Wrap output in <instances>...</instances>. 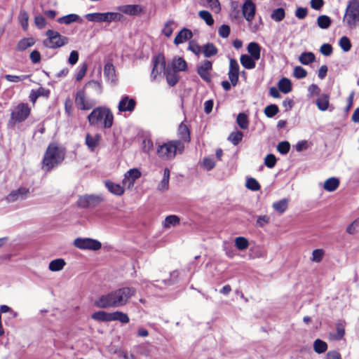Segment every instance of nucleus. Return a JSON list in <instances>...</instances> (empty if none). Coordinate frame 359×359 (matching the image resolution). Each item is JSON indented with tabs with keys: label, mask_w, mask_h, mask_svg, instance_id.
Returning a JSON list of instances; mask_svg holds the SVG:
<instances>
[{
	"label": "nucleus",
	"mask_w": 359,
	"mask_h": 359,
	"mask_svg": "<svg viewBox=\"0 0 359 359\" xmlns=\"http://www.w3.org/2000/svg\"><path fill=\"white\" fill-rule=\"evenodd\" d=\"M135 294V287H123L100 296L94 305L100 309L120 308L126 305Z\"/></svg>",
	"instance_id": "f257e3e1"
},
{
	"label": "nucleus",
	"mask_w": 359,
	"mask_h": 359,
	"mask_svg": "<svg viewBox=\"0 0 359 359\" xmlns=\"http://www.w3.org/2000/svg\"><path fill=\"white\" fill-rule=\"evenodd\" d=\"M65 151L62 147L50 144L44 154L42 168L45 171H50L61 163L65 158Z\"/></svg>",
	"instance_id": "f03ea898"
},
{
	"label": "nucleus",
	"mask_w": 359,
	"mask_h": 359,
	"mask_svg": "<svg viewBox=\"0 0 359 359\" xmlns=\"http://www.w3.org/2000/svg\"><path fill=\"white\" fill-rule=\"evenodd\" d=\"M88 120L92 126L102 123L104 128H110L113 125L114 116L109 108L98 107L88 116Z\"/></svg>",
	"instance_id": "7ed1b4c3"
},
{
	"label": "nucleus",
	"mask_w": 359,
	"mask_h": 359,
	"mask_svg": "<svg viewBox=\"0 0 359 359\" xmlns=\"http://www.w3.org/2000/svg\"><path fill=\"white\" fill-rule=\"evenodd\" d=\"M184 149V144L181 140H171L159 144L156 154L159 158L164 160H171L177 154H182Z\"/></svg>",
	"instance_id": "20e7f679"
},
{
	"label": "nucleus",
	"mask_w": 359,
	"mask_h": 359,
	"mask_svg": "<svg viewBox=\"0 0 359 359\" xmlns=\"http://www.w3.org/2000/svg\"><path fill=\"white\" fill-rule=\"evenodd\" d=\"M105 201L102 194H86L79 196L76 205L81 209L92 210L99 208Z\"/></svg>",
	"instance_id": "39448f33"
},
{
	"label": "nucleus",
	"mask_w": 359,
	"mask_h": 359,
	"mask_svg": "<svg viewBox=\"0 0 359 359\" xmlns=\"http://www.w3.org/2000/svg\"><path fill=\"white\" fill-rule=\"evenodd\" d=\"M344 22L349 28L359 25V0H351L346 7Z\"/></svg>",
	"instance_id": "423d86ee"
},
{
	"label": "nucleus",
	"mask_w": 359,
	"mask_h": 359,
	"mask_svg": "<svg viewBox=\"0 0 359 359\" xmlns=\"http://www.w3.org/2000/svg\"><path fill=\"white\" fill-rule=\"evenodd\" d=\"M46 35L47 38L43 41V45L48 48H58L67 44L69 42L67 37L52 29L47 30Z\"/></svg>",
	"instance_id": "0eeeda50"
},
{
	"label": "nucleus",
	"mask_w": 359,
	"mask_h": 359,
	"mask_svg": "<svg viewBox=\"0 0 359 359\" xmlns=\"http://www.w3.org/2000/svg\"><path fill=\"white\" fill-rule=\"evenodd\" d=\"M31 109L27 103H20L15 106L11 113L9 123L15 125L26 120L29 116Z\"/></svg>",
	"instance_id": "6e6552de"
},
{
	"label": "nucleus",
	"mask_w": 359,
	"mask_h": 359,
	"mask_svg": "<svg viewBox=\"0 0 359 359\" xmlns=\"http://www.w3.org/2000/svg\"><path fill=\"white\" fill-rule=\"evenodd\" d=\"M74 245L81 250H97L102 247L100 241L90 238H77L74 241Z\"/></svg>",
	"instance_id": "1a4fd4ad"
},
{
	"label": "nucleus",
	"mask_w": 359,
	"mask_h": 359,
	"mask_svg": "<svg viewBox=\"0 0 359 359\" xmlns=\"http://www.w3.org/2000/svg\"><path fill=\"white\" fill-rule=\"evenodd\" d=\"M29 188L20 187L17 189L11 191L5 198L7 203H14L27 199L30 196Z\"/></svg>",
	"instance_id": "9d476101"
},
{
	"label": "nucleus",
	"mask_w": 359,
	"mask_h": 359,
	"mask_svg": "<svg viewBox=\"0 0 359 359\" xmlns=\"http://www.w3.org/2000/svg\"><path fill=\"white\" fill-rule=\"evenodd\" d=\"M165 60L164 55L158 54L153 59V68L151 72V80L154 81L161 75L162 72H165Z\"/></svg>",
	"instance_id": "9b49d317"
},
{
	"label": "nucleus",
	"mask_w": 359,
	"mask_h": 359,
	"mask_svg": "<svg viewBox=\"0 0 359 359\" xmlns=\"http://www.w3.org/2000/svg\"><path fill=\"white\" fill-rule=\"evenodd\" d=\"M105 187L108 191L114 195L121 196L125 191V186L126 185L127 181H121L119 183H116L114 181H104ZM135 181H128V189H130L134 185Z\"/></svg>",
	"instance_id": "f8f14e48"
},
{
	"label": "nucleus",
	"mask_w": 359,
	"mask_h": 359,
	"mask_svg": "<svg viewBox=\"0 0 359 359\" xmlns=\"http://www.w3.org/2000/svg\"><path fill=\"white\" fill-rule=\"evenodd\" d=\"M136 104V100L134 98L130 97L128 95H123L118 104V110L121 113H132L135 109Z\"/></svg>",
	"instance_id": "ddd939ff"
},
{
	"label": "nucleus",
	"mask_w": 359,
	"mask_h": 359,
	"mask_svg": "<svg viewBox=\"0 0 359 359\" xmlns=\"http://www.w3.org/2000/svg\"><path fill=\"white\" fill-rule=\"evenodd\" d=\"M75 103L82 110H89L96 104V102L94 100L86 98L85 93L83 90L77 92Z\"/></svg>",
	"instance_id": "4468645a"
},
{
	"label": "nucleus",
	"mask_w": 359,
	"mask_h": 359,
	"mask_svg": "<svg viewBox=\"0 0 359 359\" xmlns=\"http://www.w3.org/2000/svg\"><path fill=\"white\" fill-rule=\"evenodd\" d=\"M228 76L231 85L233 86H236L238 81L239 65L234 59H230Z\"/></svg>",
	"instance_id": "2eb2a0df"
},
{
	"label": "nucleus",
	"mask_w": 359,
	"mask_h": 359,
	"mask_svg": "<svg viewBox=\"0 0 359 359\" xmlns=\"http://www.w3.org/2000/svg\"><path fill=\"white\" fill-rule=\"evenodd\" d=\"M244 18L248 22H252L255 15V5L250 0H246L242 7Z\"/></svg>",
	"instance_id": "dca6fc26"
},
{
	"label": "nucleus",
	"mask_w": 359,
	"mask_h": 359,
	"mask_svg": "<svg viewBox=\"0 0 359 359\" xmlns=\"http://www.w3.org/2000/svg\"><path fill=\"white\" fill-rule=\"evenodd\" d=\"M212 69V62L209 60L204 61L201 66L198 67V74L205 81L210 82L211 80L210 72Z\"/></svg>",
	"instance_id": "f3484780"
},
{
	"label": "nucleus",
	"mask_w": 359,
	"mask_h": 359,
	"mask_svg": "<svg viewBox=\"0 0 359 359\" xmlns=\"http://www.w3.org/2000/svg\"><path fill=\"white\" fill-rule=\"evenodd\" d=\"M104 76L106 80L111 83L115 84L117 81L116 71L111 62H107L104 67Z\"/></svg>",
	"instance_id": "a211bd4d"
},
{
	"label": "nucleus",
	"mask_w": 359,
	"mask_h": 359,
	"mask_svg": "<svg viewBox=\"0 0 359 359\" xmlns=\"http://www.w3.org/2000/svg\"><path fill=\"white\" fill-rule=\"evenodd\" d=\"M193 36V34L191 30L187 28L182 29L177 34L174 39V43L179 45L184 43L187 40L190 39Z\"/></svg>",
	"instance_id": "6ab92c4d"
},
{
	"label": "nucleus",
	"mask_w": 359,
	"mask_h": 359,
	"mask_svg": "<svg viewBox=\"0 0 359 359\" xmlns=\"http://www.w3.org/2000/svg\"><path fill=\"white\" fill-rule=\"evenodd\" d=\"M101 140V135L98 133L92 135L87 134L86 135V144L90 151H94L95 149L99 145Z\"/></svg>",
	"instance_id": "aec40b11"
},
{
	"label": "nucleus",
	"mask_w": 359,
	"mask_h": 359,
	"mask_svg": "<svg viewBox=\"0 0 359 359\" xmlns=\"http://www.w3.org/2000/svg\"><path fill=\"white\" fill-rule=\"evenodd\" d=\"M123 16L116 12L102 13V22L110 23L111 22H118L123 19Z\"/></svg>",
	"instance_id": "412c9836"
},
{
	"label": "nucleus",
	"mask_w": 359,
	"mask_h": 359,
	"mask_svg": "<svg viewBox=\"0 0 359 359\" xmlns=\"http://www.w3.org/2000/svg\"><path fill=\"white\" fill-rule=\"evenodd\" d=\"M178 135L183 143L190 141V132L187 125L181 123L178 128Z\"/></svg>",
	"instance_id": "4be33fe9"
},
{
	"label": "nucleus",
	"mask_w": 359,
	"mask_h": 359,
	"mask_svg": "<svg viewBox=\"0 0 359 359\" xmlns=\"http://www.w3.org/2000/svg\"><path fill=\"white\" fill-rule=\"evenodd\" d=\"M329 100L330 96L327 94H320L319 95L318 99L316 101V104L318 108L320 111H325L328 109L329 107Z\"/></svg>",
	"instance_id": "5701e85b"
},
{
	"label": "nucleus",
	"mask_w": 359,
	"mask_h": 359,
	"mask_svg": "<svg viewBox=\"0 0 359 359\" xmlns=\"http://www.w3.org/2000/svg\"><path fill=\"white\" fill-rule=\"evenodd\" d=\"M111 321H119L123 324L128 323L130 318L127 313L116 311L111 313Z\"/></svg>",
	"instance_id": "b1692460"
},
{
	"label": "nucleus",
	"mask_w": 359,
	"mask_h": 359,
	"mask_svg": "<svg viewBox=\"0 0 359 359\" xmlns=\"http://www.w3.org/2000/svg\"><path fill=\"white\" fill-rule=\"evenodd\" d=\"M66 262L64 259L58 258L52 260L48 265V269L51 271L56 272L63 269Z\"/></svg>",
	"instance_id": "393cba45"
},
{
	"label": "nucleus",
	"mask_w": 359,
	"mask_h": 359,
	"mask_svg": "<svg viewBox=\"0 0 359 359\" xmlns=\"http://www.w3.org/2000/svg\"><path fill=\"white\" fill-rule=\"evenodd\" d=\"M91 318L98 322H111V313L99 311L93 313Z\"/></svg>",
	"instance_id": "a878e982"
},
{
	"label": "nucleus",
	"mask_w": 359,
	"mask_h": 359,
	"mask_svg": "<svg viewBox=\"0 0 359 359\" xmlns=\"http://www.w3.org/2000/svg\"><path fill=\"white\" fill-rule=\"evenodd\" d=\"M118 10L127 15H136L141 11V8L138 5H125L120 6Z\"/></svg>",
	"instance_id": "bb28decb"
},
{
	"label": "nucleus",
	"mask_w": 359,
	"mask_h": 359,
	"mask_svg": "<svg viewBox=\"0 0 359 359\" xmlns=\"http://www.w3.org/2000/svg\"><path fill=\"white\" fill-rule=\"evenodd\" d=\"M260 46L257 43L251 42L248 46V51L250 54V56L254 60H259L260 57Z\"/></svg>",
	"instance_id": "cd10ccee"
},
{
	"label": "nucleus",
	"mask_w": 359,
	"mask_h": 359,
	"mask_svg": "<svg viewBox=\"0 0 359 359\" xmlns=\"http://www.w3.org/2000/svg\"><path fill=\"white\" fill-rule=\"evenodd\" d=\"M172 66L174 71H185L187 67L186 61L180 57H175L172 62Z\"/></svg>",
	"instance_id": "c85d7f7f"
},
{
	"label": "nucleus",
	"mask_w": 359,
	"mask_h": 359,
	"mask_svg": "<svg viewBox=\"0 0 359 359\" xmlns=\"http://www.w3.org/2000/svg\"><path fill=\"white\" fill-rule=\"evenodd\" d=\"M241 65L248 69H252L255 67V60L248 55H242L240 58Z\"/></svg>",
	"instance_id": "c756f323"
},
{
	"label": "nucleus",
	"mask_w": 359,
	"mask_h": 359,
	"mask_svg": "<svg viewBox=\"0 0 359 359\" xmlns=\"http://www.w3.org/2000/svg\"><path fill=\"white\" fill-rule=\"evenodd\" d=\"M81 18L76 14H69L57 19V22L60 24L69 25L72 22H80Z\"/></svg>",
	"instance_id": "7c9ffc66"
},
{
	"label": "nucleus",
	"mask_w": 359,
	"mask_h": 359,
	"mask_svg": "<svg viewBox=\"0 0 359 359\" xmlns=\"http://www.w3.org/2000/svg\"><path fill=\"white\" fill-rule=\"evenodd\" d=\"M35 41L32 38H24L21 39L17 44V50L23 51L27 48L32 46Z\"/></svg>",
	"instance_id": "2f4dec72"
},
{
	"label": "nucleus",
	"mask_w": 359,
	"mask_h": 359,
	"mask_svg": "<svg viewBox=\"0 0 359 359\" xmlns=\"http://www.w3.org/2000/svg\"><path fill=\"white\" fill-rule=\"evenodd\" d=\"M165 76L168 85L170 86H174L178 82L179 78L175 71L167 69L165 72Z\"/></svg>",
	"instance_id": "473e14b6"
},
{
	"label": "nucleus",
	"mask_w": 359,
	"mask_h": 359,
	"mask_svg": "<svg viewBox=\"0 0 359 359\" xmlns=\"http://www.w3.org/2000/svg\"><path fill=\"white\" fill-rule=\"evenodd\" d=\"M273 209L278 213H283L287 208L288 206V201L287 199H281L278 201L274 202L273 203Z\"/></svg>",
	"instance_id": "72a5a7b5"
},
{
	"label": "nucleus",
	"mask_w": 359,
	"mask_h": 359,
	"mask_svg": "<svg viewBox=\"0 0 359 359\" xmlns=\"http://www.w3.org/2000/svg\"><path fill=\"white\" fill-rule=\"evenodd\" d=\"M332 20L330 18L326 15H322L317 18L318 26L323 29H326L331 25Z\"/></svg>",
	"instance_id": "f704fd0d"
},
{
	"label": "nucleus",
	"mask_w": 359,
	"mask_h": 359,
	"mask_svg": "<svg viewBox=\"0 0 359 359\" xmlns=\"http://www.w3.org/2000/svg\"><path fill=\"white\" fill-rule=\"evenodd\" d=\"M202 52L205 57H210L217 53V49L213 43H207L203 46Z\"/></svg>",
	"instance_id": "c9c22d12"
},
{
	"label": "nucleus",
	"mask_w": 359,
	"mask_h": 359,
	"mask_svg": "<svg viewBox=\"0 0 359 359\" xmlns=\"http://www.w3.org/2000/svg\"><path fill=\"white\" fill-rule=\"evenodd\" d=\"M316 59L315 55L311 52H304L299 57V62L304 65H308Z\"/></svg>",
	"instance_id": "e433bc0d"
},
{
	"label": "nucleus",
	"mask_w": 359,
	"mask_h": 359,
	"mask_svg": "<svg viewBox=\"0 0 359 359\" xmlns=\"http://www.w3.org/2000/svg\"><path fill=\"white\" fill-rule=\"evenodd\" d=\"M278 86L279 90L283 93H287L291 90V81L287 78H283L279 81Z\"/></svg>",
	"instance_id": "4c0bfd02"
},
{
	"label": "nucleus",
	"mask_w": 359,
	"mask_h": 359,
	"mask_svg": "<svg viewBox=\"0 0 359 359\" xmlns=\"http://www.w3.org/2000/svg\"><path fill=\"white\" fill-rule=\"evenodd\" d=\"M180 222V219L177 215H169L167 216L165 219L163 226L166 229L170 228L171 226H176Z\"/></svg>",
	"instance_id": "58836bf2"
},
{
	"label": "nucleus",
	"mask_w": 359,
	"mask_h": 359,
	"mask_svg": "<svg viewBox=\"0 0 359 359\" xmlns=\"http://www.w3.org/2000/svg\"><path fill=\"white\" fill-rule=\"evenodd\" d=\"M18 20L22 28L26 31L28 29L29 15L27 11L21 10L18 15Z\"/></svg>",
	"instance_id": "ea45409f"
},
{
	"label": "nucleus",
	"mask_w": 359,
	"mask_h": 359,
	"mask_svg": "<svg viewBox=\"0 0 359 359\" xmlns=\"http://www.w3.org/2000/svg\"><path fill=\"white\" fill-rule=\"evenodd\" d=\"M243 137V133L241 131L236 130V131L232 132L229 135L228 140L233 145H237L241 142Z\"/></svg>",
	"instance_id": "a19ab883"
},
{
	"label": "nucleus",
	"mask_w": 359,
	"mask_h": 359,
	"mask_svg": "<svg viewBox=\"0 0 359 359\" xmlns=\"http://www.w3.org/2000/svg\"><path fill=\"white\" fill-rule=\"evenodd\" d=\"M236 122L241 129L245 130L249 126L248 116L244 113H240L238 115Z\"/></svg>",
	"instance_id": "79ce46f5"
},
{
	"label": "nucleus",
	"mask_w": 359,
	"mask_h": 359,
	"mask_svg": "<svg viewBox=\"0 0 359 359\" xmlns=\"http://www.w3.org/2000/svg\"><path fill=\"white\" fill-rule=\"evenodd\" d=\"M141 177L140 170L137 168H133L125 173L123 180H137Z\"/></svg>",
	"instance_id": "37998d69"
},
{
	"label": "nucleus",
	"mask_w": 359,
	"mask_h": 359,
	"mask_svg": "<svg viewBox=\"0 0 359 359\" xmlns=\"http://www.w3.org/2000/svg\"><path fill=\"white\" fill-rule=\"evenodd\" d=\"M235 245L239 250H245L249 246V243L245 237L239 236L235 239Z\"/></svg>",
	"instance_id": "c03bdc74"
},
{
	"label": "nucleus",
	"mask_w": 359,
	"mask_h": 359,
	"mask_svg": "<svg viewBox=\"0 0 359 359\" xmlns=\"http://www.w3.org/2000/svg\"><path fill=\"white\" fill-rule=\"evenodd\" d=\"M314 351L317 353H323L326 351L327 348V344L321 339H317L313 344Z\"/></svg>",
	"instance_id": "a18cd8bd"
},
{
	"label": "nucleus",
	"mask_w": 359,
	"mask_h": 359,
	"mask_svg": "<svg viewBox=\"0 0 359 359\" xmlns=\"http://www.w3.org/2000/svg\"><path fill=\"white\" fill-rule=\"evenodd\" d=\"M86 87L90 88L92 90L97 94L100 95L102 93V86L101 83L97 81H90L86 84Z\"/></svg>",
	"instance_id": "49530a36"
},
{
	"label": "nucleus",
	"mask_w": 359,
	"mask_h": 359,
	"mask_svg": "<svg viewBox=\"0 0 359 359\" xmlns=\"http://www.w3.org/2000/svg\"><path fill=\"white\" fill-rule=\"evenodd\" d=\"M198 16L203 20L208 25H212L214 24V20L210 12L207 11H201L198 13Z\"/></svg>",
	"instance_id": "de8ad7c7"
},
{
	"label": "nucleus",
	"mask_w": 359,
	"mask_h": 359,
	"mask_svg": "<svg viewBox=\"0 0 359 359\" xmlns=\"http://www.w3.org/2000/svg\"><path fill=\"white\" fill-rule=\"evenodd\" d=\"M340 181H325L323 184H320V187H323L327 191H333L337 189L339 185Z\"/></svg>",
	"instance_id": "09e8293b"
},
{
	"label": "nucleus",
	"mask_w": 359,
	"mask_h": 359,
	"mask_svg": "<svg viewBox=\"0 0 359 359\" xmlns=\"http://www.w3.org/2000/svg\"><path fill=\"white\" fill-rule=\"evenodd\" d=\"M340 48L344 51L348 52L351 48V43L350 39L347 36H342L339 41Z\"/></svg>",
	"instance_id": "8fccbe9b"
},
{
	"label": "nucleus",
	"mask_w": 359,
	"mask_h": 359,
	"mask_svg": "<svg viewBox=\"0 0 359 359\" xmlns=\"http://www.w3.org/2000/svg\"><path fill=\"white\" fill-rule=\"evenodd\" d=\"M284 17L285 11L281 8L275 9L271 15V18L276 22L281 21Z\"/></svg>",
	"instance_id": "3c124183"
},
{
	"label": "nucleus",
	"mask_w": 359,
	"mask_h": 359,
	"mask_svg": "<svg viewBox=\"0 0 359 359\" xmlns=\"http://www.w3.org/2000/svg\"><path fill=\"white\" fill-rule=\"evenodd\" d=\"M85 18L89 22L101 23L102 13H88L85 15Z\"/></svg>",
	"instance_id": "603ef678"
},
{
	"label": "nucleus",
	"mask_w": 359,
	"mask_h": 359,
	"mask_svg": "<svg viewBox=\"0 0 359 359\" xmlns=\"http://www.w3.org/2000/svg\"><path fill=\"white\" fill-rule=\"evenodd\" d=\"M290 149V144L289 142L283 141L277 145V150L281 154H286Z\"/></svg>",
	"instance_id": "864d4df0"
},
{
	"label": "nucleus",
	"mask_w": 359,
	"mask_h": 359,
	"mask_svg": "<svg viewBox=\"0 0 359 359\" xmlns=\"http://www.w3.org/2000/svg\"><path fill=\"white\" fill-rule=\"evenodd\" d=\"M29 75H21V76H15V75H11V74H6L4 76V78L6 79V81L9 82L13 83H18L21 81H24L29 78Z\"/></svg>",
	"instance_id": "5fc2aeb1"
},
{
	"label": "nucleus",
	"mask_w": 359,
	"mask_h": 359,
	"mask_svg": "<svg viewBox=\"0 0 359 359\" xmlns=\"http://www.w3.org/2000/svg\"><path fill=\"white\" fill-rule=\"evenodd\" d=\"M203 47L200 46L195 41H191L189 43L188 50L196 55H199L202 52Z\"/></svg>",
	"instance_id": "6e6d98bb"
},
{
	"label": "nucleus",
	"mask_w": 359,
	"mask_h": 359,
	"mask_svg": "<svg viewBox=\"0 0 359 359\" xmlns=\"http://www.w3.org/2000/svg\"><path fill=\"white\" fill-rule=\"evenodd\" d=\"M278 112V107L276 104H270L264 109V114L267 117H273Z\"/></svg>",
	"instance_id": "4d7b16f0"
},
{
	"label": "nucleus",
	"mask_w": 359,
	"mask_h": 359,
	"mask_svg": "<svg viewBox=\"0 0 359 359\" xmlns=\"http://www.w3.org/2000/svg\"><path fill=\"white\" fill-rule=\"evenodd\" d=\"M359 226V219H355L346 228V232L350 235L355 234L358 232V227Z\"/></svg>",
	"instance_id": "13d9d810"
},
{
	"label": "nucleus",
	"mask_w": 359,
	"mask_h": 359,
	"mask_svg": "<svg viewBox=\"0 0 359 359\" xmlns=\"http://www.w3.org/2000/svg\"><path fill=\"white\" fill-rule=\"evenodd\" d=\"M173 24H174L173 20H169L165 24L164 27L162 29V32L165 36L170 37L172 35V32H173V29H172Z\"/></svg>",
	"instance_id": "bf43d9fd"
},
{
	"label": "nucleus",
	"mask_w": 359,
	"mask_h": 359,
	"mask_svg": "<svg viewBox=\"0 0 359 359\" xmlns=\"http://www.w3.org/2000/svg\"><path fill=\"white\" fill-rule=\"evenodd\" d=\"M307 72L300 66L295 67L293 70V76L297 79H303L306 77Z\"/></svg>",
	"instance_id": "052dcab7"
},
{
	"label": "nucleus",
	"mask_w": 359,
	"mask_h": 359,
	"mask_svg": "<svg viewBox=\"0 0 359 359\" xmlns=\"http://www.w3.org/2000/svg\"><path fill=\"white\" fill-rule=\"evenodd\" d=\"M336 334L334 339L336 340H341L345 334V329L341 323H337L336 325Z\"/></svg>",
	"instance_id": "680f3d73"
},
{
	"label": "nucleus",
	"mask_w": 359,
	"mask_h": 359,
	"mask_svg": "<svg viewBox=\"0 0 359 359\" xmlns=\"http://www.w3.org/2000/svg\"><path fill=\"white\" fill-rule=\"evenodd\" d=\"M324 255V251L322 249H316L312 252V261L314 262H320Z\"/></svg>",
	"instance_id": "e2e57ef3"
},
{
	"label": "nucleus",
	"mask_w": 359,
	"mask_h": 359,
	"mask_svg": "<svg viewBox=\"0 0 359 359\" xmlns=\"http://www.w3.org/2000/svg\"><path fill=\"white\" fill-rule=\"evenodd\" d=\"M276 163V158L273 154H268L264 158V164L268 168H273Z\"/></svg>",
	"instance_id": "0e129e2a"
},
{
	"label": "nucleus",
	"mask_w": 359,
	"mask_h": 359,
	"mask_svg": "<svg viewBox=\"0 0 359 359\" xmlns=\"http://www.w3.org/2000/svg\"><path fill=\"white\" fill-rule=\"evenodd\" d=\"M34 24L40 29H43L46 25V21L42 15H36L34 18Z\"/></svg>",
	"instance_id": "69168bd1"
},
{
	"label": "nucleus",
	"mask_w": 359,
	"mask_h": 359,
	"mask_svg": "<svg viewBox=\"0 0 359 359\" xmlns=\"http://www.w3.org/2000/svg\"><path fill=\"white\" fill-rule=\"evenodd\" d=\"M332 47L329 43H324L320 48V53L325 56H330L332 53Z\"/></svg>",
	"instance_id": "338daca9"
},
{
	"label": "nucleus",
	"mask_w": 359,
	"mask_h": 359,
	"mask_svg": "<svg viewBox=\"0 0 359 359\" xmlns=\"http://www.w3.org/2000/svg\"><path fill=\"white\" fill-rule=\"evenodd\" d=\"M219 35L222 38H226L230 34V27L227 25H222L218 30Z\"/></svg>",
	"instance_id": "774afa93"
}]
</instances>
